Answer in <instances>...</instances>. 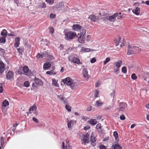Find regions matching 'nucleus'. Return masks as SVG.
<instances>
[{
  "instance_id": "obj_27",
  "label": "nucleus",
  "mask_w": 149,
  "mask_h": 149,
  "mask_svg": "<svg viewBox=\"0 0 149 149\" xmlns=\"http://www.w3.org/2000/svg\"><path fill=\"white\" fill-rule=\"evenodd\" d=\"M116 41V46L118 45L119 43H121L123 41L122 40L121 38L120 37H119L117 39L115 40Z\"/></svg>"
},
{
  "instance_id": "obj_15",
  "label": "nucleus",
  "mask_w": 149,
  "mask_h": 149,
  "mask_svg": "<svg viewBox=\"0 0 149 149\" xmlns=\"http://www.w3.org/2000/svg\"><path fill=\"white\" fill-rule=\"evenodd\" d=\"M85 37L83 36H80L78 39V41L81 43H84L85 42Z\"/></svg>"
},
{
  "instance_id": "obj_12",
  "label": "nucleus",
  "mask_w": 149,
  "mask_h": 149,
  "mask_svg": "<svg viewBox=\"0 0 149 149\" xmlns=\"http://www.w3.org/2000/svg\"><path fill=\"white\" fill-rule=\"evenodd\" d=\"M13 74L11 71H9L7 73L6 76L7 79H12L13 78Z\"/></svg>"
},
{
  "instance_id": "obj_47",
  "label": "nucleus",
  "mask_w": 149,
  "mask_h": 149,
  "mask_svg": "<svg viewBox=\"0 0 149 149\" xmlns=\"http://www.w3.org/2000/svg\"><path fill=\"white\" fill-rule=\"evenodd\" d=\"M119 68H117L114 69V72L116 74H118L119 72Z\"/></svg>"
},
{
  "instance_id": "obj_34",
  "label": "nucleus",
  "mask_w": 149,
  "mask_h": 149,
  "mask_svg": "<svg viewBox=\"0 0 149 149\" xmlns=\"http://www.w3.org/2000/svg\"><path fill=\"white\" fill-rule=\"evenodd\" d=\"M45 54L44 53H42V54L38 53L37 55L36 56V57L38 58H43Z\"/></svg>"
},
{
  "instance_id": "obj_1",
  "label": "nucleus",
  "mask_w": 149,
  "mask_h": 149,
  "mask_svg": "<svg viewBox=\"0 0 149 149\" xmlns=\"http://www.w3.org/2000/svg\"><path fill=\"white\" fill-rule=\"evenodd\" d=\"M117 17L118 19L121 18L120 13H114L113 15L110 16H106L105 15L102 16L101 19H103L104 21H106L108 20L110 22H114L116 20V17Z\"/></svg>"
},
{
  "instance_id": "obj_8",
  "label": "nucleus",
  "mask_w": 149,
  "mask_h": 149,
  "mask_svg": "<svg viewBox=\"0 0 149 149\" xmlns=\"http://www.w3.org/2000/svg\"><path fill=\"white\" fill-rule=\"evenodd\" d=\"M83 76L86 78V81H87L89 78V75L88 74V72L86 68H84L83 70Z\"/></svg>"
},
{
  "instance_id": "obj_33",
  "label": "nucleus",
  "mask_w": 149,
  "mask_h": 149,
  "mask_svg": "<svg viewBox=\"0 0 149 149\" xmlns=\"http://www.w3.org/2000/svg\"><path fill=\"white\" fill-rule=\"evenodd\" d=\"M5 37H3L0 38V42L2 43H4L6 42Z\"/></svg>"
},
{
  "instance_id": "obj_28",
  "label": "nucleus",
  "mask_w": 149,
  "mask_h": 149,
  "mask_svg": "<svg viewBox=\"0 0 149 149\" xmlns=\"http://www.w3.org/2000/svg\"><path fill=\"white\" fill-rule=\"evenodd\" d=\"M91 141L93 143L95 141V139L94 134L92 132L91 137Z\"/></svg>"
},
{
  "instance_id": "obj_35",
  "label": "nucleus",
  "mask_w": 149,
  "mask_h": 149,
  "mask_svg": "<svg viewBox=\"0 0 149 149\" xmlns=\"http://www.w3.org/2000/svg\"><path fill=\"white\" fill-rule=\"evenodd\" d=\"M32 88H31V90H36L37 88V87L35 83H33L32 84Z\"/></svg>"
},
{
  "instance_id": "obj_44",
  "label": "nucleus",
  "mask_w": 149,
  "mask_h": 149,
  "mask_svg": "<svg viewBox=\"0 0 149 149\" xmlns=\"http://www.w3.org/2000/svg\"><path fill=\"white\" fill-rule=\"evenodd\" d=\"M46 1L50 5L54 3V0H46Z\"/></svg>"
},
{
  "instance_id": "obj_40",
  "label": "nucleus",
  "mask_w": 149,
  "mask_h": 149,
  "mask_svg": "<svg viewBox=\"0 0 149 149\" xmlns=\"http://www.w3.org/2000/svg\"><path fill=\"white\" fill-rule=\"evenodd\" d=\"M113 135L115 139H116L118 138V134L117 132H114L113 133Z\"/></svg>"
},
{
  "instance_id": "obj_50",
  "label": "nucleus",
  "mask_w": 149,
  "mask_h": 149,
  "mask_svg": "<svg viewBox=\"0 0 149 149\" xmlns=\"http://www.w3.org/2000/svg\"><path fill=\"white\" fill-rule=\"evenodd\" d=\"M1 146H3L4 144V138L3 137H2L1 138Z\"/></svg>"
},
{
  "instance_id": "obj_9",
  "label": "nucleus",
  "mask_w": 149,
  "mask_h": 149,
  "mask_svg": "<svg viewBox=\"0 0 149 149\" xmlns=\"http://www.w3.org/2000/svg\"><path fill=\"white\" fill-rule=\"evenodd\" d=\"M5 70L4 65L2 62H0V77L3 74Z\"/></svg>"
},
{
  "instance_id": "obj_42",
  "label": "nucleus",
  "mask_w": 149,
  "mask_h": 149,
  "mask_svg": "<svg viewBox=\"0 0 149 149\" xmlns=\"http://www.w3.org/2000/svg\"><path fill=\"white\" fill-rule=\"evenodd\" d=\"M122 72L124 73H126L127 72L126 68L125 67H123L122 68Z\"/></svg>"
},
{
  "instance_id": "obj_11",
  "label": "nucleus",
  "mask_w": 149,
  "mask_h": 149,
  "mask_svg": "<svg viewBox=\"0 0 149 149\" xmlns=\"http://www.w3.org/2000/svg\"><path fill=\"white\" fill-rule=\"evenodd\" d=\"M56 8L58 10H61L64 8V4L62 3H58L56 5Z\"/></svg>"
},
{
  "instance_id": "obj_17",
  "label": "nucleus",
  "mask_w": 149,
  "mask_h": 149,
  "mask_svg": "<svg viewBox=\"0 0 149 149\" xmlns=\"http://www.w3.org/2000/svg\"><path fill=\"white\" fill-rule=\"evenodd\" d=\"M68 128L70 129L71 128L72 126L74 124L76 123V121L73 120H70L69 122H67Z\"/></svg>"
},
{
  "instance_id": "obj_29",
  "label": "nucleus",
  "mask_w": 149,
  "mask_h": 149,
  "mask_svg": "<svg viewBox=\"0 0 149 149\" xmlns=\"http://www.w3.org/2000/svg\"><path fill=\"white\" fill-rule=\"evenodd\" d=\"M89 123L91 125H95L97 124L96 120L95 119H91L89 121Z\"/></svg>"
},
{
  "instance_id": "obj_56",
  "label": "nucleus",
  "mask_w": 149,
  "mask_h": 149,
  "mask_svg": "<svg viewBox=\"0 0 149 149\" xmlns=\"http://www.w3.org/2000/svg\"><path fill=\"white\" fill-rule=\"evenodd\" d=\"M8 35L9 36H14L15 34L14 32H11V33H8Z\"/></svg>"
},
{
  "instance_id": "obj_14",
  "label": "nucleus",
  "mask_w": 149,
  "mask_h": 149,
  "mask_svg": "<svg viewBox=\"0 0 149 149\" xmlns=\"http://www.w3.org/2000/svg\"><path fill=\"white\" fill-rule=\"evenodd\" d=\"M35 84L38 86H42L43 85V83L40 79L35 78Z\"/></svg>"
},
{
  "instance_id": "obj_48",
  "label": "nucleus",
  "mask_w": 149,
  "mask_h": 149,
  "mask_svg": "<svg viewBox=\"0 0 149 149\" xmlns=\"http://www.w3.org/2000/svg\"><path fill=\"white\" fill-rule=\"evenodd\" d=\"M96 127L97 130H101V125L100 124H98L97 125Z\"/></svg>"
},
{
  "instance_id": "obj_39",
  "label": "nucleus",
  "mask_w": 149,
  "mask_h": 149,
  "mask_svg": "<svg viewBox=\"0 0 149 149\" xmlns=\"http://www.w3.org/2000/svg\"><path fill=\"white\" fill-rule=\"evenodd\" d=\"M65 108L68 111H71V107L68 105H66Z\"/></svg>"
},
{
  "instance_id": "obj_59",
  "label": "nucleus",
  "mask_w": 149,
  "mask_h": 149,
  "mask_svg": "<svg viewBox=\"0 0 149 149\" xmlns=\"http://www.w3.org/2000/svg\"><path fill=\"white\" fill-rule=\"evenodd\" d=\"M46 7V4L45 3H42V5H41V7L42 8H45Z\"/></svg>"
},
{
  "instance_id": "obj_25",
  "label": "nucleus",
  "mask_w": 149,
  "mask_h": 149,
  "mask_svg": "<svg viewBox=\"0 0 149 149\" xmlns=\"http://www.w3.org/2000/svg\"><path fill=\"white\" fill-rule=\"evenodd\" d=\"M1 35L3 37H6L8 35L7 31L5 29H3L1 32Z\"/></svg>"
},
{
  "instance_id": "obj_3",
  "label": "nucleus",
  "mask_w": 149,
  "mask_h": 149,
  "mask_svg": "<svg viewBox=\"0 0 149 149\" xmlns=\"http://www.w3.org/2000/svg\"><path fill=\"white\" fill-rule=\"evenodd\" d=\"M141 51V48L136 46H133L129 45L128 48L127 54L130 55L133 54L139 53Z\"/></svg>"
},
{
  "instance_id": "obj_31",
  "label": "nucleus",
  "mask_w": 149,
  "mask_h": 149,
  "mask_svg": "<svg viewBox=\"0 0 149 149\" xmlns=\"http://www.w3.org/2000/svg\"><path fill=\"white\" fill-rule=\"evenodd\" d=\"M23 70L25 73H27L29 72V69L28 67L25 66L23 68Z\"/></svg>"
},
{
  "instance_id": "obj_43",
  "label": "nucleus",
  "mask_w": 149,
  "mask_h": 149,
  "mask_svg": "<svg viewBox=\"0 0 149 149\" xmlns=\"http://www.w3.org/2000/svg\"><path fill=\"white\" fill-rule=\"evenodd\" d=\"M24 85L26 87H28L29 86V83L27 81H26L24 83Z\"/></svg>"
},
{
  "instance_id": "obj_22",
  "label": "nucleus",
  "mask_w": 149,
  "mask_h": 149,
  "mask_svg": "<svg viewBox=\"0 0 149 149\" xmlns=\"http://www.w3.org/2000/svg\"><path fill=\"white\" fill-rule=\"evenodd\" d=\"M57 98H59L62 102L66 104V100L61 95L58 96Z\"/></svg>"
},
{
  "instance_id": "obj_58",
  "label": "nucleus",
  "mask_w": 149,
  "mask_h": 149,
  "mask_svg": "<svg viewBox=\"0 0 149 149\" xmlns=\"http://www.w3.org/2000/svg\"><path fill=\"white\" fill-rule=\"evenodd\" d=\"M66 149H67V146H68V149H71L70 148V145H69V144H68V142L67 141L66 142Z\"/></svg>"
},
{
  "instance_id": "obj_54",
  "label": "nucleus",
  "mask_w": 149,
  "mask_h": 149,
  "mask_svg": "<svg viewBox=\"0 0 149 149\" xmlns=\"http://www.w3.org/2000/svg\"><path fill=\"white\" fill-rule=\"evenodd\" d=\"M100 149H106V148L105 146L103 145H101L100 146Z\"/></svg>"
},
{
  "instance_id": "obj_38",
  "label": "nucleus",
  "mask_w": 149,
  "mask_h": 149,
  "mask_svg": "<svg viewBox=\"0 0 149 149\" xmlns=\"http://www.w3.org/2000/svg\"><path fill=\"white\" fill-rule=\"evenodd\" d=\"M111 60L109 57H107L106 58L104 62V65L106 64L107 63L109 62Z\"/></svg>"
},
{
  "instance_id": "obj_10",
  "label": "nucleus",
  "mask_w": 149,
  "mask_h": 149,
  "mask_svg": "<svg viewBox=\"0 0 149 149\" xmlns=\"http://www.w3.org/2000/svg\"><path fill=\"white\" fill-rule=\"evenodd\" d=\"M9 105V103L6 100H5L3 102L1 107V109L3 111L5 109V107L8 106Z\"/></svg>"
},
{
  "instance_id": "obj_62",
  "label": "nucleus",
  "mask_w": 149,
  "mask_h": 149,
  "mask_svg": "<svg viewBox=\"0 0 149 149\" xmlns=\"http://www.w3.org/2000/svg\"><path fill=\"white\" fill-rule=\"evenodd\" d=\"M136 125L135 124H133L131 125L130 127L131 128H133L136 126Z\"/></svg>"
},
{
  "instance_id": "obj_52",
  "label": "nucleus",
  "mask_w": 149,
  "mask_h": 149,
  "mask_svg": "<svg viewBox=\"0 0 149 149\" xmlns=\"http://www.w3.org/2000/svg\"><path fill=\"white\" fill-rule=\"evenodd\" d=\"M112 108V107H111L110 105H109L107 107H105L104 108L105 110H107L109 109H111Z\"/></svg>"
},
{
  "instance_id": "obj_30",
  "label": "nucleus",
  "mask_w": 149,
  "mask_h": 149,
  "mask_svg": "<svg viewBox=\"0 0 149 149\" xmlns=\"http://www.w3.org/2000/svg\"><path fill=\"white\" fill-rule=\"evenodd\" d=\"M82 50L84 52H90L93 51L92 49L86 48H82Z\"/></svg>"
},
{
  "instance_id": "obj_26",
  "label": "nucleus",
  "mask_w": 149,
  "mask_h": 149,
  "mask_svg": "<svg viewBox=\"0 0 149 149\" xmlns=\"http://www.w3.org/2000/svg\"><path fill=\"white\" fill-rule=\"evenodd\" d=\"M37 109L36 106L35 105H33L29 109V113L30 114L31 113V111H33L36 110Z\"/></svg>"
},
{
  "instance_id": "obj_55",
  "label": "nucleus",
  "mask_w": 149,
  "mask_h": 149,
  "mask_svg": "<svg viewBox=\"0 0 149 149\" xmlns=\"http://www.w3.org/2000/svg\"><path fill=\"white\" fill-rule=\"evenodd\" d=\"M115 91H113L110 94V95L111 97H113V98L114 97L115 95Z\"/></svg>"
},
{
  "instance_id": "obj_49",
  "label": "nucleus",
  "mask_w": 149,
  "mask_h": 149,
  "mask_svg": "<svg viewBox=\"0 0 149 149\" xmlns=\"http://www.w3.org/2000/svg\"><path fill=\"white\" fill-rule=\"evenodd\" d=\"M56 15L54 14L51 13L50 15V17L51 19H53L55 18Z\"/></svg>"
},
{
  "instance_id": "obj_53",
  "label": "nucleus",
  "mask_w": 149,
  "mask_h": 149,
  "mask_svg": "<svg viewBox=\"0 0 149 149\" xmlns=\"http://www.w3.org/2000/svg\"><path fill=\"white\" fill-rule=\"evenodd\" d=\"M96 61V59L95 58H93L91 60V62L92 63H95Z\"/></svg>"
},
{
  "instance_id": "obj_45",
  "label": "nucleus",
  "mask_w": 149,
  "mask_h": 149,
  "mask_svg": "<svg viewBox=\"0 0 149 149\" xmlns=\"http://www.w3.org/2000/svg\"><path fill=\"white\" fill-rule=\"evenodd\" d=\"M99 93L97 90H96L95 92L94 97L95 98H97L98 97Z\"/></svg>"
},
{
  "instance_id": "obj_36",
  "label": "nucleus",
  "mask_w": 149,
  "mask_h": 149,
  "mask_svg": "<svg viewBox=\"0 0 149 149\" xmlns=\"http://www.w3.org/2000/svg\"><path fill=\"white\" fill-rule=\"evenodd\" d=\"M46 73L50 75H54L55 74V73L53 70L47 71L46 72Z\"/></svg>"
},
{
  "instance_id": "obj_57",
  "label": "nucleus",
  "mask_w": 149,
  "mask_h": 149,
  "mask_svg": "<svg viewBox=\"0 0 149 149\" xmlns=\"http://www.w3.org/2000/svg\"><path fill=\"white\" fill-rule=\"evenodd\" d=\"M120 118L121 120H123L125 119V117L123 115H122L120 116Z\"/></svg>"
},
{
  "instance_id": "obj_4",
  "label": "nucleus",
  "mask_w": 149,
  "mask_h": 149,
  "mask_svg": "<svg viewBox=\"0 0 149 149\" xmlns=\"http://www.w3.org/2000/svg\"><path fill=\"white\" fill-rule=\"evenodd\" d=\"M65 38L67 40L72 39L76 36V33L74 32L70 31L67 32L65 34Z\"/></svg>"
},
{
  "instance_id": "obj_60",
  "label": "nucleus",
  "mask_w": 149,
  "mask_h": 149,
  "mask_svg": "<svg viewBox=\"0 0 149 149\" xmlns=\"http://www.w3.org/2000/svg\"><path fill=\"white\" fill-rule=\"evenodd\" d=\"M100 82H97L95 84V86L96 87H99L100 85Z\"/></svg>"
},
{
  "instance_id": "obj_24",
  "label": "nucleus",
  "mask_w": 149,
  "mask_h": 149,
  "mask_svg": "<svg viewBox=\"0 0 149 149\" xmlns=\"http://www.w3.org/2000/svg\"><path fill=\"white\" fill-rule=\"evenodd\" d=\"M115 64L117 68H119L122 64V61L120 60H118L117 62H115Z\"/></svg>"
},
{
  "instance_id": "obj_18",
  "label": "nucleus",
  "mask_w": 149,
  "mask_h": 149,
  "mask_svg": "<svg viewBox=\"0 0 149 149\" xmlns=\"http://www.w3.org/2000/svg\"><path fill=\"white\" fill-rule=\"evenodd\" d=\"M103 103L102 102L101 100L96 101L95 104V105L96 107H100L102 106Z\"/></svg>"
},
{
  "instance_id": "obj_7",
  "label": "nucleus",
  "mask_w": 149,
  "mask_h": 149,
  "mask_svg": "<svg viewBox=\"0 0 149 149\" xmlns=\"http://www.w3.org/2000/svg\"><path fill=\"white\" fill-rule=\"evenodd\" d=\"M89 18L93 22L97 21L99 19V16L96 17L94 15H91L89 16Z\"/></svg>"
},
{
  "instance_id": "obj_46",
  "label": "nucleus",
  "mask_w": 149,
  "mask_h": 149,
  "mask_svg": "<svg viewBox=\"0 0 149 149\" xmlns=\"http://www.w3.org/2000/svg\"><path fill=\"white\" fill-rule=\"evenodd\" d=\"M114 149H121V147L118 145H115L114 148Z\"/></svg>"
},
{
  "instance_id": "obj_41",
  "label": "nucleus",
  "mask_w": 149,
  "mask_h": 149,
  "mask_svg": "<svg viewBox=\"0 0 149 149\" xmlns=\"http://www.w3.org/2000/svg\"><path fill=\"white\" fill-rule=\"evenodd\" d=\"M131 77L133 80H135L137 78V77L134 73H133L132 74Z\"/></svg>"
},
{
  "instance_id": "obj_21",
  "label": "nucleus",
  "mask_w": 149,
  "mask_h": 149,
  "mask_svg": "<svg viewBox=\"0 0 149 149\" xmlns=\"http://www.w3.org/2000/svg\"><path fill=\"white\" fill-rule=\"evenodd\" d=\"M72 61L74 63H76L77 64H79L80 63L79 60L77 57H74V58L72 59Z\"/></svg>"
},
{
  "instance_id": "obj_64",
  "label": "nucleus",
  "mask_w": 149,
  "mask_h": 149,
  "mask_svg": "<svg viewBox=\"0 0 149 149\" xmlns=\"http://www.w3.org/2000/svg\"><path fill=\"white\" fill-rule=\"evenodd\" d=\"M145 3L147 5H149V1H146L145 2Z\"/></svg>"
},
{
  "instance_id": "obj_32",
  "label": "nucleus",
  "mask_w": 149,
  "mask_h": 149,
  "mask_svg": "<svg viewBox=\"0 0 149 149\" xmlns=\"http://www.w3.org/2000/svg\"><path fill=\"white\" fill-rule=\"evenodd\" d=\"M86 33V31L85 29H81L80 31V36H85Z\"/></svg>"
},
{
  "instance_id": "obj_13",
  "label": "nucleus",
  "mask_w": 149,
  "mask_h": 149,
  "mask_svg": "<svg viewBox=\"0 0 149 149\" xmlns=\"http://www.w3.org/2000/svg\"><path fill=\"white\" fill-rule=\"evenodd\" d=\"M82 28V26L78 24H74L72 26V29L74 31H77Z\"/></svg>"
},
{
  "instance_id": "obj_51",
  "label": "nucleus",
  "mask_w": 149,
  "mask_h": 149,
  "mask_svg": "<svg viewBox=\"0 0 149 149\" xmlns=\"http://www.w3.org/2000/svg\"><path fill=\"white\" fill-rule=\"evenodd\" d=\"M32 120L34 122L36 123H37L38 122V120L37 119L35 118H33Z\"/></svg>"
},
{
  "instance_id": "obj_6",
  "label": "nucleus",
  "mask_w": 149,
  "mask_h": 149,
  "mask_svg": "<svg viewBox=\"0 0 149 149\" xmlns=\"http://www.w3.org/2000/svg\"><path fill=\"white\" fill-rule=\"evenodd\" d=\"M89 136V135L87 133L86 134L83 136V139L81 140V143L82 144L86 145V143H88Z\"/></svg>"
},
{
  "instance_id": "obj_19",
  "label": "nucleus",
  "mask_w": 149,
  "mask_h": 149,
  "mask_svg": "<svg viewBox=\"0 0 149 149\" xmlns=\"http://www.w3.org/2000/svg\"><path fill=\"white\" fill-rule=\"evenodd\" d=\"M132 11L134 14L136 15H138L140 13V8L137 7L135 10H133Z\"/></svg>"
},
{
  "instance_id": "obj_5",
  "label": "nucleus",
  "mask_w": 149,
  "mask_h": 149,
  "mask_svg": "<svg viewBox=\"0 0 149 149\" xmlns=\"http://www.w3.org/2000/svg\"><path fill=\"white\" fill-rule=\"evenodd\" d=\"M127 107V104L125 102H121L120 103L119 107L117 108L119 111H123Z\"/></svg>"
},
{
  "instance_id": "obj_16",
  "label": "nucleus",
  "mask_w": 149,
  "mask_h": 149,
  "mask_svg": "<svg viewBox=\"0 0 149 149\" xmlns=\"http://www.w3.org/2000/svg\"><path fill=\"white\" fill-rule=\"evenodd\" d=\"M51 65V63L50 62H47L44 63L43 68L44 70H47L49 69Z\"/></svg>"
},
{
  "instance_id": "obj_37",
  "label": "nucleus",
  "mask_w": 149,
  "mask_h": 149,
  "mask_svg": "<svg viewBox=\"0 0 149 149\" xmlns=\"http://www.w3.org/2000/svg\"><path fill=\"white\" fill-rule=\"evenodd\" d=\"M49 33L51 34L53 33L54 32V29L52 27H49Z\"/></svg>"
},
{
  "instance_id": "obj_23",
  "label": "nucleus",
  "mask_w": 149,
  "mask_h": 149,
  "mask_svg": "<svg viewBox=\"0 0 149 149\" xmlns=\"http://www.w3.org/2000/svg\"><path fill=\"white\" fill-rule=\"evenodd\" d=\"M52 84L53 86L56 87H59V85L57 84L56 80L55 79H52Z\"/></svg>"
},
{
  "instance_id": "obj_2",
  "label": "nucleus",
  "mask_w": 149,
  "mask_h": 149,
  "mask_svg": "<svg viewBox=\"0 0 149 149\" xmlns=\"http://www.w3.org/2000/svg\"><path fill=\"white\" fill-rule=\"evenodd\" d=\"M62 81L64 84L69 86L72 90L74 89L77 85L76 82L69 77H67L64 79Z\"/></svg>"
},
{
  "instance_id": "obj_63",
  "label": "nucleus",
  "mask_w": 149,
  "mask_h": 149,
  "mask_svg": "<svg viewBox=\"0 0 149 149\" xmlns=\"http://www.w3.org/2000/svg\"><path fill=\"white\" fill-rule=\"evenodd\" d=\"M139 3L138 2H136V3H135L134 4V5H133L134 6H139Z\"/></svg>"
},
{
  "instance_id": "obj_61",
  "label": "nucleus",
  "mask_w": 149,
  "mask_h": 149,
  "mask_svg": "<svg viewBox=\"0 0 149 149\" xmlns=\"http://www.w3.org/2000/svg\"><path fill=\"white\" fill-rule=\"evenodd\" d=\"M90 128V126H88L85 127H84V129L85 130H88V129H89Z\"/></svg>"
},
{
  "instance_id": "obj_20",
  "label": "nucleus",
  "mask_w": 149,
  "mask_h": 149,
  "mask_svg": "<svg viewBox=\"0 0 149 149\" xmlns=\"http://www.w3.org/2000/svg\"><path fill=\"white\" fill-rule=\"evenodd\" d=\"M20 39L19 37H17L15 38V42L14 44V46L16 47H18L19 45Z\"/></svg>"
}]
</instances>
